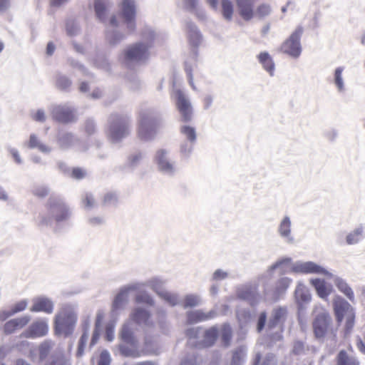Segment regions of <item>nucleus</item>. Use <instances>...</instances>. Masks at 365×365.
I'll return each instance as SVG.
<instances>
[{
    "label": "nucleus",
    "mask_w": 365,
    "mask_h": 365,
    "mask_svg": "<svg viewBox=\"0 0 365 365\" xmlns=\"http://www.w3.org/2000/svg\"><path fill=\"white\" fill-rule=\"evenodd\" d=\"M46 213L38 217V225L41 226L51 225L53 221L61 222L70 217V211L64 201L58 197H50L46 204Z\"/></svg>",
    "instance_id": "obj_1"
},
{
    "label": "nucleus",
    "mask_w": 365,
    "mask_h": 365,
    "mask_svg": "<svg viewBox=\"0 0 365 365\" xmlns=\"http://www.w3.org/2000/svg\"><path fill=\"white\" fill-rule=\"evenodd\" d=\"M77 322V314L74 309L66 306L57 313L54 319V331L57 335L67 337L73 332Z\"/></svg>",
    "instance_id": "obj_2"
},
{
    "label": "nucleus",
    "mask_w": 365,
    "mask_h": 365,
    "mask_svg": "<svg viewBox=\"0 0 365 365\" xmlns=\"http://www.w3.org/2000/svg\"><path fill=\"white\" fill-rule=\"evenodd\" d=\"M130 133L129 120L127 116L113 114L109 120L108 136L113 142H118Z\"/></svg>",
    "instance_id": "obj_3"
},
{
    "label": "nucleus",
    "mask_w": 365,
    "mask_h": 365,
    "mask_svg": "<svg viewBox=\"0 0 365 365\" xmlns=\"http://www.w3.org/2000/svg\"><path fill=\"white\" fill-rule=\"evenodd\" d=\"M120 339L125 344L119 346L120 354L125 356L138 357L140 353L137 347V340L130 324H125L120 334Z\"/></svg>",
    "instance_id": "obj_4"
},
{
    "label": "nucleus",
    "mask_w": 365,
    "mask_h": 365,
    "mask_svg": "<svg viewBox=\"0 0 365 365\" xmlns=\"http://www.w3.org/2000/svg\"><path fill=\"white\" fill-rule=\"evenodd\" d=\"M158 120L150 112L143 111L140 113L138 125V136L143 140L151 138L156 132Z\"/></svg>",
    "instance_id": "obj_5"
},
{
    "label": "nucleus",
    "mask_w": 365,
    "mask_h": 365,
    "mask_svg": "<svg viewBox=\"0 0 365 365\" xmlns=\"http://www.w3.org/2000/svg\"><path fill=\"white\" fill-rule=\"evenodd\" d=\"M332 319L327 310L321 309L317 312L313 321L314 333L317 338H324L331 329Z\"/></svg>",
    "instance_id": "obj_6"
},
{
    "label": "nucleus",
    "mask_w": 365,
    "mask_h": 365,
    "mask_svg": "<svg viewBox=\"0 0 365 365\" xmlns=\"http://www.w3.org/2000/svg\"><path fill=\"white\" fill-rule=\"evenodd\" d=\"M150 45L137 43L127 47L124 51V60L127 63L140 62L148 57Z\"/></svg>",
    "instance_id": "obj_7"
},
{
    "label": "nucleus",
    "mask_w": 365,
    "mask_h": 365,
    "mask_svg": "<svg viewBox=\"0 0 365 365\" xmlns=\"http://www.w3.org/2000/svg\"><path fill=\"white\" fill-rule=\"evenodd\" d=\"M46 319L38 318L34 320L21 334V338L36 339L45 336L48 332Z\"/></svg>",
    "instance_id": "obj_8"
},
{
    "label": "nucleus",
    "mask_w": 365,
    "mask_h": 365,
    "mask_svg": "<svg viewBox=\"0 0 365 365\" xmlns=\"http://www.w3.org/2000/svg\"><path fill=\"white\" fill-rule=\"evenodd\" d=\"M176 106L181 115L183 122H189L192 119V108L188 98L180 90H176L175 92Z\"/></svg>",
    "instance_id": "obj_9"
},
{
    "label": "nucleus",
    "mask_w": 365,
    "mask_h": 365,
    "mask_svg": "<svg viewBox=\"0 0 365 365\" xmlns=\"http://www.w3.org/2000/svg\"><path fill=\"white\" fill-rule=\"evenodd\" d=\"M332 305L336 319L339 324L343 321L345 315L354 311L351 305L341 296L338 294L334 297Z\"/></svg>",
    "instance_id": "obj_10"
},
{
    "label": "nucleus",
    "mask_w": 365,
    "mask_h": 365,
    "mask_svg": "<svg viewBox=\"0 0 365 365\" xmlns=\"http://www.w3.org/2000/svg\"><path fill=\"white\" fill-rule=\"evenodd\" d=\"M298 273L305 274H322L325 277H332V273L329 272L322 266L312 262H298Z\"/></svg>",
    "instance_id": "obj_11"
},
{
    "label": "nucleus",
    "mask_w": 365,
    "mask_h": 365,
    "mask_svg": "<svg viewBox=\"0 0 365 365\" xmlns=\"http://www.w3.org/2000/svg\"><path fill=\"white\" fill-rule=\"evenodd\" d=\"M30 320V317L27 315L10 319L3 326L4 333L6 335L14 334L27 326Z\"/></svg>",
    "instance_id": "obj_12"
},
{
    "label": "nucleus",
    "mask_w": 365,
    "mask_h": 365,
    "mask_svg": "<svg viewBox=\"0 0 365 365\" xmlns=\"http://www.w3.org/2000/svg\"><path fill=\"white\" fill-rule=\"evenodd\" d=\"M51 115L54 120L62 123L72 122L75 118L73 110L68 107L62 106L54 107L52 109Z\"/></svg>",
    "instance_id": "obj_13"
},
{
    "label": "nucleus",
    "mask_w": 365,
    "mask_h": 365,
    "mask_svg": "<svg viewBox=\"0 0 365 365\" xmlns=\"http://www.w3.org/2000/svg\"><path fill=\"white\" fill-rule=\"evenodd\" d=\"M310 284L314 288L319 298L327 301L334 289L331 284H328L324 279L315 278L310 279Z\"/></svg>",
    "instance_id": "obj_14"
},
{
    "label": "nucleus",
    "mask_w": 365,
    "mask_h": 365,
    "mask_svg": "<svg viewBox=\"0 0 365 365\" xmlns=\"http://www.w3.org/2000/svg\"><path fill=\"white\" fill-rule=\"evenodd\" d=\"M327 278L332 279L338 290L341 292L351 302L354 303L355 302L354 291L345 279L339 276L334 275L333 274L332 277H327Z\"/></svg>",
    "instance_id": "obj_15"
},
{
    "label": "nucleus",
    "mask_w": 365,
    "mask_h": 365,
    "mask_svg": "<svg viewBox=\"0 0 365 365\" xmlns=\"http://www.w3.org/2000/svg\"><path fill=\"white\" fill-rule=\"evenodd\" d=\"M239 14L245 21L251 20L255 15L253 0H236Z\"/></svg>",
    "instance_id": "obj_16"
},
{
    "label": "nucleus",
    "mask_w": 365,
    "mask_h": 365,
    "mask_svg": "<svg viewBox=\"0 0 365 365\" xmlns=\"http://www.w3.org/2000/svg\"><path fill=\"white\" fill-rule=\"evenodd\" d=\"M53 310V304L51 300L46 298H37L34 301V304L30 308L31 312H43L46 314H51Z\"/></svg>",
    "instance_id": "obj_17"
},
{
    "label": "nucleus",
    "mask_w": 365,
    "mask_h": 365,
    "mask_svg": "<svg viewBox=\"0 0 365 365\" xmlns=\"http://www.w3.org/2000/svg\"><path fill=\"white\" fill-rule=\"evenodd\" d=\"M122 14L127 24L134 21L135 16L134 0H123Z\"/></svg>",
    "instance_id": "obj_18"
},
{
    "label": "nucleus",
    "mask_w": 365,
    "mask_h": 365,
    "mask_svg": "<svg viewBox=\"0 0 365 365\" xmlns=\"http://www.w3.org/2000/svg\"><path fill=\"white\" fill-rule=\"evenodd\" d=\"M298 295L302 304L298 301V312L305 308V306L312 300V294L309 288L301 283H298Z\"/></svg>",
    "instance_id": "obj_19"
},
{
    "label": "nucleus",
    "mask_w": 365,
    "mask_h": 365,
    "mask_svg": "<svg viewBox=\"0 0 365 365\" xmlns=\"http://www.w3.org/2000/svg\"><path fill=\"white\" fill-rule=\"evenodd\" d=\"M212 317L211 313L205 314L201 311L190 312L187 314V320L188 324L197 323L202 321H206Z\"/></svg>",
    "instance_id": "obj_20"
},
{
    "label": "nucleus",
    "mask_w": 365,
    "mask_h": 365,
    "mask_svg": "<svg viewBox=\"0 0 365 365\" xmlns=\"http://www.w3.org/2000/svg\"><path fill=\"white\" fill-rule=\"evenodd\" d=\"M283 52L292 56H297V36L294 33L282 46Z\"/></svg>",
    "instance_id": "obj_21"
},
{
    "label": "nucleus",
    "mask_w": 365,
    "mask_h": 365,
    "mask_svg": "<svg viewBox=\"0 0 365 365\" xmlns=\"http://www.w3.org/2000/svg\"><path fill=\"white\" fill-rule=\"evenodd\" d=\"M337 365H359L358 360L352 356L348 355L346 351L341 350L336 356Z\"/></svg>",
    "instance_id": "obj_22"
},
{
    "label": "nucleus",
    "mask_w": 365,
    "mask_h": 365,
    "mask_svg": "<svg viewBox=\"0 0 365 365\" xmlns=\"http://www.w3.org/2000/svg\"><path fill=\"white\" fill-rule=\"evenodd\" d=\"M344 70L343 66H339L334 70L333 82L337 89V91L342 93L345 91V85L342 73Z\"/></svg>",
    "instance_id": "obj_23"
},
{
    "label": "nucleus",
    "mask_w": 365,
    "mask_h": 365,
    "mask_svg": "<svg viewBox=\"0 0 365 365\" xmlns=\"http://www.w3.org/2000/svg\"><path fill=\"white\" fill-rule=\"evenodd\" d=\"M363 227H359L348 233L346 237V243L349 245L359 243L363 238Z\"/></svg>",
    "instance_id": "obj_24"
},
{
    "label": "nucleus",
    "mask_w": 365,
    "mask_h": 365,
    "mask_svg": "<svg viewBox=\"0 0 365 365\" xmlns=\"http://www.w3.org/2000/svg\"><path fill=\"white\" fill-rule=\"evenodd\" d=\"M165 155V150H158L156 155L157 163L161 170L171 172L173 170V165L166 160Z\"/></svg>",
    "instance_id": "obj_25"
},
{
    "label": "nucleus",
    "mask_w": 365,
    "mask_h": 365,
    "mask_svg": "<svg viewBox=\"0 0 365 365\" xmlns=\"http://www.w3.org/2000/svg\"><path fill=\"white\" fill-rule=\"evenodd\" d=\"M258 58L264 68L269 72L270 75H272L274 70V64L271 56L267 53L263 52L259 53Z\"/></svg>",
    "instance_id": "obj_26"
},
{
    "label": "nucleus",
    "mask_w": 365,
    "mask_h": 365,
    "mask_svg": "<svg viewBox=\"0 0 365 365\" xmlns=\"http://www.w3.org/2000/svg\"><path fill=\"white\" fill-rule=\"evenodd\" d=\"M287 315V310L284 308H277L274 310L272 317L269 321V327H273L281 321L284 320Z\"/></svg>",
    "instance_id": "obj_27"
},
{
    "label": "nucleus",
    "mask_w": 365,
    "mask_h": 365,
    "mask_svg": "<svg viewBox=\"0 0 365 365\" xmlns=\"http://www.w3.org/2000/svg\"><path fill=\"white\" fill-rule=\"evenodd\" d=\"M150 317V314L142 309H135L131 314V319L138 324L146 323Z\"/></svg>",
    "instance_id": "obj_28"
},
{
    "label": "nucleus",
    "mask_w": 365,
    "mask_h": 365,
    "mask_svg": "<svg viewBox=\"0 0 365 365\" xmlns=\"http://www.w3.org/2000/svg\"><path fill=\"white\" fill-rule=\"evenodd\" d=\"M218 336V331L215 327H211L207 329L204 335L203 343L205 346H212L217 340Z\"/></svg>",
    "instance_id": "obj_29"
},
{
    "label": "nucleus",
    "mask_w": 365,
    "mask_h": 365,
    "mask_svg": "<svg viewBox=\"0 0 365 365\" xmlns=\"http://www.w3.org/2000/svg\"><path fill=\"white\" fill-rule=\"evenodd\" d=\"M222 14L223 17L230 21L232 18L234 9L233 4L230 0H221Z\"/></svg>",
    "instance_id": "obj_30"
},
{
    "label": "nucleus",
    "mask_w": 365,
    "mask_h": 365,
    "mask_svg": "<svg viewBox=\"0 0 365 365\" xmlns=\"http://www.w3.org/2000/svg\"><path fill=\"white\" fill-rule=\"evenodd\" d=\"M128 290H123L120 292L115 297L113 302V307L114 309L121 308L128 301Z\"/></svg>",
    "instance_id": "obj_31"
},
{
    "label": "nucleus",
    "mask_w": 365,
    "mask_h": 365,
    "mask_svg": "<svg viewBox=\"0 0 365 365\" xmlns=\"http://www.w3.org/2000/svg\"><path fill=\"white\" fill-rule=\"evenodd\" d=\"M53 343L50 340L43 341L38 347V354L41 359H44L50 353Z\"/></svg>",
    "instance_id": "obj_32"
},
{
    "label": "nucleus",
    "mask_w": 365,
    "mask_h": 365,
    "mask_svg": "<svg viewBox=\"0 0 365 365\" xmlns=\"http://www.w3.org/2000/svg\"><path fill=\"white\" fill-rule=\"evenodd\" d=\"M28 146L30 148H37L43 152H46L48 150L46 145L40 143L38 138L34 134H32L30 135V138H29V140L28 143Z\"/></svg>",
    "instance_id": "obj_33"
},
{
    "label": "nucleus",
    "mask_w": 365,
    "mask_h": 365,
    "mask_svg": "<svg viewBox=\"0 0 365 365\" xmlns=\"http://www.w3.org/2000/svg\"><path fill=\"white\" fill-rule=\"evenodd\" d=\"M88 332L86 331H83V333L82 334V335L78 341V349H77V351H76V356L78 357H81L83 354L84 349H85L86 342L88 341Z\"/></svg>",
    "instance_id": "obj_34"
},
{
    "label": "nucleus",
    "mask_w": 365,
    "mask_h": 365,
    "mask_svg": "<svg viewBox=\"0 0 365 365\" xmlns=\"http://www.w3.org/2000/svg\"><path fill=\"white\" fill-rule=\"evenodd\" d=\"M291 281L288 278H282L280 279L276 285L274 294L279 295L280 293L283 292L289 285Z\"/></svg>",
    "instance_id": "obj_35"
},
{
    "label": "nucleus",
    "mask_w": 365,
    "mask_h": 365,
    "mask_svg": "<svg viewBox=\"0 0 365 365\" xmlns=\"http://www.w3.org/2000/svg\"><path fill=\"white\" fill-rule=\"evenodd\" d=\"M95 11L98 18L103 20L106 13V6L102 0H96L94 4Z\"/></svg>",
    "instance_id": "obj_36"
},
{
    "label": "nucleus",
    "mask_w": 365,
    "mask_h": 365,
    "mask_svg": "<svg viewBox=\"0 0 365 365\" xmlns=\"http://www.w3.org/2000/svg\"><path fill=\"white\" fill-rule=\"evenodd\" d=\"M180 131L182 134H184L187 139L190 142H194L196 139V133L194 128L185 125L182 126L180 129Z\"/></svg>",
    "instance_id": "obj_37"
},
{
    "label": "nucleus",
    "mask_w": 365,
    "mask_h": 365,
    "mask_svg": "<svg viewBox=\"0 0 365 365\" xmlns=\"http://www.w3.org/2000/svg\"><path fill=\"white\" fill-rule=\"evenodd\" d=\"M221 339L225 346H228L232 339V329L230 326L225 325L222 329Z\"/></svg>",
    "instance_id": "obj_38"
},
{
    "label": "nucleus",
    "mask_w": 365,
    "mask_h": 365,
    "mask_svg": "<svg viewBox=\"0 0 365 365\" xmlns=\"http://www.w3.org/2000/svg\"><path fill=\"white\" fill-rule=\"evenodd\" d=\"M279 232L282 236L287 237L290 233V221L288 217H285L281 222L279 228Z\"/></svg>",
    "instance_id": "obj_39"
},
{
    "label": "nucleus",
    "mask_w": 365,
    "mask_h": 365,
    "mask_svg": "<svg viewBox=\"0 0 365 365\" xmlns=\"http://www.w3.org/2000/svg\"><path fill=\"white\" fill-rule=\"evenodd\" d=\"M135 301L138 303H145L149 305L153 304L152 298L146 293L141 292L136 296Z\"/></svg>",
    "instance_id": "obj_40"
},
{
    "label": "nucleus",
    "mask_w": 365,
    "mask_h": 365,
    "mask_svg": "<svg viewBox=\"0 0 365 365\" xmlns=\"http://www.w3.org/2000/svg\"><path fill=\"white\" fill-rule=\"evenodd\" d=\"M270 12V7L267 4L259 5L256 10V15L259 18H263L267 16Z\"/></svg>",
    "instance_id": "obj_41"
},
{
    "label": "nucleus",
    "mask_w": 365,
    "mask_h": 365,
    "mask_svg": "<svg viewBox=\"0 0 365 365\" xmlns=\"http://www.w3.org/2000/svg\"><path fill=\"white\" fill-rule=\"evenodd\" d=\"M26 307H27L26 300H21V301H19V302H16V304H14L12 306L11 311L13 313V314H15L18 312L25 310Z\"/></svg>",
    "instance_id": "obj_42"
},
{
    "label": "nucleus",
    "mask_w": 365,
    "mask_h": 365,
    "mask_svg": "<svg viewBox=\"0 0 365 365\" xmlns=\"http://www.w3.org/2000/svg\"><path fill=\"white\" fill-rule=\"evenodd\" d=\"M346 317V325H345V328H346V331H350L353 327H354V318H355V314H354V312H351L349 314L345 315Z\"/></svg>",
    "instance_id": "obj_43"
},
{
    "label": "nucleus",
    "mask_w": 365,
    "mask_h": 365,
    "mask_svg": "<svg viewBox=\"0 0 365 365\" xmlns=\"http://www.w3.org/2000/svg\"><path fill=\"white\" fill-rule=\"evenodd\" d=\"M33 194L39 198H43L48 195V190L46 187L38 186L33 190Z\"/></svg>",
    "instance_id": "obj_44"
},
{
    "label": "nucleus",
    "mask_w": 365,
    "mask_h": 365,
    "mask_svg": "<svg viewBox=\"0 0 365 365\" xmlns=\"http://www.w3.org/2000/svg\"><path fill=\"white\" fill-rule=\"evenodd\" d=\"M110 362V358L109 353L104 350L100 354L99 361L98 365H109Z\"/></svg>",
    "instance_id": "obj_45"
},
{
    "label": "nucleus",
    "mask_w": 365,
    "mask_h": 365,
    "mask_svg": "<svg viewBox=\"0 0 365 365\" xmlns=\"http://www.w3.org/2000/svg\"><path fill=\"white\" fill-rule=\"evenodd\" d=\"M198 304V299L195 296H187L184 300V307H192Z\"/></svg>",
    "instance_id": "obj_46"
},
{
    "label": "nucleus",
    "mask_w": 365,
    "mask_h": 365,
    "mask_svg": "<svg viewBox=\"0 0 365 365\" xmlns=\"http://www.w3.org/2000/svg\"><path fill=\"white\" fill-rule=\"evenodd\" d=\"M162 297L170 305L174 306L178 302V298L175 294L165 292L160 294Z\"/></svg>",
    "instance_id": "obj_47"
},
{
    "label": "nucleus",
    "mask_w": 365,
    "mask_h": 365,
    "mask_svg": "<svg viewBox=\"0 0 365 365\" xmlns=\"http://www.w3.org/2000/svg\"><path fill=\"white\" fill-rule=\"evenodd\" d=\"M105 338L108 341H111L114 338V324H108L106 327Z\"/></svg>",
    "instance_id": "obj_48"
},
{
    "label": "nucleus",
    "mask_w": 365,
    "mask_h": 365,
    "mask_svg": "<svg viewBox=\"0 0 365 365\" xmlns=\"http://www.w3.org/2000/svg\"><path fill=\"white\" fill-rule=\"evenodd\" d=\"M56 84L60 89L66 90L71 86V81L66 77H59Z\"/></svg>",
    "instance_id": "obj_49"
},
{
    "label": "nucleus",
    "mask_w": 365,
    "mask_h": 365,
    "mask_svg": "<svg viewBox=\"0 0 365 365\" xmlns=\"http://www.w3.org/2000/svg\"><path fill=\"white\" fill-rule=\"evenodd\" d=\"M86 174V171L81 168H74L71 171V177L77 180L83 179Z\"/></svg>",
    "instance_id": "obj_50"
},
{
    "label": "nucleus",
    "mask_w": 365,
    "mask_h": 365,
    "mask_svg": "<svg viewBox=\"0 0 365 365\" xmlns=\"http://www.w3.org/2000/svg\"><path fill=\"white\" fill-rule=\"evenodd\" d=\"M117 201V196L113 192H108L106 193L103 199V202L104 205H110Z\"/></svg>",
    "instance_id": "obj_51"
},
{
    "label": "nucleus",
    "mask_w": 365,
    "mask_h": 365,
    "mask_svg": "<svg viewBox=\"0 0 365 365\" xmlns=\"http://www.w3.org/2000/svg\"><path fill=\"white\" fill-rule=\"evenodd\" d=\"M100 334H100L99 324H98V323H96L95 329H94L93 335H92L91 341L90 343L91 346H94L97 343V341H98V339L100 338Z\"/></svg>",
    "instance_id": "obj_52"
},
{
    "label": "nucleus",
    "mask_w": 365,
    "mask_h": 365,
    "mask_svg": "<svg viewBox=\"0 0 365 365\" xmlns=\"http://www.w3.org/2000/svg\"><path fill=\"white\" fill-rule=\"evenodd\" d=\"M325 138L331 141H334L338 136V131L336 129H330L324 133Z\"/></svg>",
    "instance_id": "obj_53"
},
{
    "label": "nucleus",
    "mask_w": 365,
    "mask_h": 365,
    "mask_svg": "<svg viewBox=\"0 0 365 365\" xmlns=\"http://www.w3.org/2000/svg\"><path fill=\"white\" fill-rule=\"evenodd\" d=\"M32 118L37 122H44L46 120L45 113L42 110H38L36 113L32 114Z\"/></svg>",
    "instance_id": "obj_54"
},
{
    "label": "nucleus",
    "mask_w": 365,
    "mask_h": 365,
    "mask_svg": "<svg viewBox=\"0 0 365 365\" xmlns=\"http://www.w3.org/2000/svg\"><path fill=\"white\" fill-rule=\"evenodd\" d=\"M83 203L86 207H91L94 205V198L91 194H86L83 199Z\"/></svg>",
    "instance_id": "obj_55"
},
{
    "label": "nucleus",
    "mask_w": 365,
    "mask_h": 365,
    "mask_svg": "<svg viewBox=\"0 0 365 365\" xmlns=\"http://www.w3.org/2000/svg\"><path fill=\"white\" fill-rule=\"evenodd\" d=\"M266 319H267L266 313L262 312L259 314V317L258 319V322H257V331H261L263 329L265 322H266Z\"/></svg>",
    "instance_id": "obj_56"
},
{
    "label": "nucleus",
    "mask_w": 365,
    "mask_h": 365,
    "mask_svg": "<svg viewBox=\"0 0 365 365\" xmlns=\"http://www.w3.org/2000/svg\"><path fill=\"white\" fill-rule=\"evenodd\" d=\"M73 139V137L71 133H66L61 138L60 141L63 146H68L72 143Z\"/></svg>",
    "instance_id": "obj_57"
},
{
    "label": "nucleus",
    "mask_w": 365,
    "mask_h": 365,
    "mask_svg": "<svg viewBox=\"0 0 365 365\" xmlns=\"http://www.w3.org/2000/svg\"><path fill=\"white\" fill-rule=\"evenodd\" d=\"M185 72L187 76L188 81L190 85L192 86L193 89H195V87L193 83V76H192V69L191 66H187L185 68Z\"/></svg>",
    "instance_id": "obj_58"
},
{
    "label": "nucleus",
    "mask_w": 365,
    "mask_h": 365,
    "mask_svg": "<svg viewBox=\"0 0 365 365\" xmlns=\"http://www.w3.org/2000/svg\"><path fill=\"white\" fill-rule=\"evenodd\" d=\"M242 354V350L235 351L232 355V363L233 364L238 363L241 360Z\"/></svg>",
    "instance_id": "obj_59"
},
{
    "label": "nucleus",
    "mask_w": 365,
    "mask_h": 365,
    "mask_svg": "<svg viewBox=\"0 0 365 365\" xmlns=\"http://www.w3.org/2000/svg\"><path fill=\"white\" fill-rule=\"evenodd\" d=\"M227 276V274L220 269L216 270L213 274V278L216 280L218 279H222L225 278Z\"/></svg>",
    "instance_id": "obj_60"
},
{
    "label": "nucleus",
    "mask_w": 365,
    "mask_h": 365,
    "mask_svg": "<svg viewBox=\"0 0 365 365\" xmlns=\"http://www.w3.org/2000/svg\"><path fill=\"white\" fill-rule=\"evenodd\" d=\"M180 365H197L195 357H192L190 359L186 358L184 359Z\"/></svg>",
    "instance_id": "obj_61"
},
{
    "label": "nucleus",
    "mask_w": 365,
    "mask_h": 365,
    "mask_svg": "<svg viewBox=\"0 0 365 365\" xmlns=\"http://www.w3.org/2000/svg\"><path fill=\"white\" fill-rule=\"evenodd\" d=\"M14 315L11 311H1L0 312V321H4L9 317Z\"/></svg>",
    "instance_id": "obj_62"
},
{
    "label": "nucleus",
    "mask_w": 365,
    "mask_h": 365,
    "mask_svg": "<svg viewBox=\"0 0 365 365\" xmlns=\"http://www.w3.org/2000/svg\"><path fill=\"white\" fill-rule=\"evenodd\" d=\"M76 27L73 24H67L66 31L68 35L72 36L76 33Z\"/></svg>",
    "instance_id": "obj_63"
},
{
    "label": "nucleus",
    "mask_w": 365,
    "mask_h": 365,
    "mask_svg": "<svg viewBox=\"0 0 365 365\" xmlns=\"http://www.w3.org/2000/svg\"><path fill=\"white\" fill-rule=\"evenodd\" d=\"M274 358V356L273 354L267 356L261 365H271V363L273 361Z\"/></svg>",
    "instance_id": "obj_64"
}]
</instances>
